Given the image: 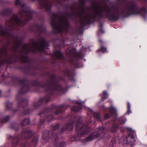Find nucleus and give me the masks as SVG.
Instances as JSON below:
<instances>
[{
    "mask_svg": "<svg viewBox=\"0 0 147 147\" xmlns=\"http://www.w3.org/2000/svg\"><path fill=\"white\" fill-rule=\"evenodd\" d=\"M51 24L54 29L59 32H61L68 27L69 23L66 18H62L58 23H56L55 20H52Z\"/></svg>",
    "mask_w": 147,
    "mask_h": 147,
    "instance_id": "f257e3e1",
    "label": "nucleus"
},
{
    "mask_svg": "<svg viewBox=\"0 0 147 147\" xmlns=\"http://www.w3.org/2000/svg\"><path fill=\"white\" fill-rule=\"evenodd\" d=\"M48 46V43L46 42L45 40H44L40 44L37 43L35 42H34L31 47L30 48L28 45H26L24 46L23 49L27 52L31 51L32 49L34 48L38 49L40 51H43V49H46L47 46Z\"/></svg>",
    "mask_w": 147,
    "mask_h": 147,
    "instance_id": "f03ea898",
    "label": "nucleus"
},
{
    "mask_svg": "<svg viewBox=\"0 0 147 147\" xmlns=\"http://www.w3.org/2000/svg\"><path fill=\"white\" fill-rule=\"evenodd\" d=\"M76 129L78 131H83L84 132L81 134V135H83L87 133L89 129L87 126H84L82 122H78L76 125Z\"/></svg>",
    "mask_w": 147,
    "mask_h": 147,
    "instance_id": "7ed1b4c3",
    "label": "nucleus"
},
{
    "mask_svg": "<svg viewBox=\"0 0 147 147\" xmlns=\"http://www.w3.org/2000/svg\"><path fill=\"white\" fill-rule=\"evenodd\" d=\"M136 140L134 136L132 134H129L128 136L125 138L124 140L123 144H129L130 145L132 146L134 145V143Z\"/></svg>",
    "mask_w": 147,
    "mask_h": 147,
    "instance_id": "20e7f679",
    "label": "nucleus"
},
{
    "mask_svg": "<svg viewBox=\"0 0 147 147\" xmlns=\"http://www.w3.org/2000/svg\"><path fill=\"white\" fill-rule=\"evenodd\" d=\"M99 134L97 132H94L91 134L87 138V140L90 141L97 138L99 136Z\"/></svg>",
    "mask_w": 147,
    "mask_h": 147,
    "instance_id": "39448f33",
    "label": "nucleus"
},
{
    "mask_svg": "<svg viewBox=\"0 0 147 147\" xmlns=\"http://www.w3.org/2000/svg\"><path fill=\"white\" fill-rule=\"evenodd\" d=\"M53 55L58 59H61L62 57V54L60 51H56L54 53Z\"/></svg>",
    "mask_w": 147,
    "mask_h": 147,
    "instance_id": "423d86ee",
    "label": "nucleus"
},
{
    "mask_svg": "<svg viewBox=\"0 0 147 147\" xmlns=\"http://www.w3.org/2000/svg\"><path fill=\"white\" fill-rule=\"evenodd\" d=\"M11 22H14L17 23H19L20 20L18 18L17 16L16 15H14L11 19Z\"/></svg>",
    "mask_w": 147,
    "mask_h": 147,
    "instance_id": "0eeeda50",
    "label": "nucleus"
},
{
    "mask_svg": "<svg viewBox=\"0 0 147 147\" xmlns=\"http://www.w3.org/2000/svg\"><path fill=\"white\" fill-rule=\"evenodd\" d=\"M66 53L67 54L70 55V56H71V55H75L76 53V52L74 49H72L71 50H69V49H67L66 50Z\"/></svg>",
    "mask_w": 147,
    "mask_h": 147,
    "instance_id": "6e6552de",
    "label": "nucleus"
},
{
    "mask_svg": "<svg viewBox=\"0 0 147 147\" xmlns=\"http://www.w3.org/2000/svg\"><path fill=\"white\" fill-rule=\"evenodd\" d=\"M111 113L112 114H115L116 112V109L113 106H111L110 108Z\"/></svg>",
    "mask_w": 147,
    "mask_h": 147,
    "instance_id": "1a4fd4ad",
    "label": "nucleus"
},
{
    "mask_svg": "<svg viewBox=\"0 0 147 147\" xmlns=\"http://www.w3.org/2000/svg\"><path fill=\"white\" fill-rule=\"evenodd\" d=\"M108 96V94H107V92L106 91H103L102 99L104 100L105 99L107 98Z\"/></svg>",
    "mask_w": 147,
    "mask_h": 147,
    "instance_id": "9d476101",
    "label": "nucleus"
},
{
    "mask_svg": "<svg viewBox=\"0 0 147 147\" xmlns=\"http://www.w3.org/2000/svg\"><path fill=\"white\" fill-rule=\"evenodd\" d=\"M30 120L29 119H25L22 123V125H26L29 124L30 123Z\"/></svg>",
    "mask_w": 147,
    "mask_h": 147,
    "instance_id": "9b49d317",
    "label": "nucleus"
},
{
    "mask_svg": "<svg viewBox=\"0 0 147 147\" xmlns=\"http://www.w3.org/2000/svg\"><path fill=\"white\" fill-rule=\"evenodd\" d=\"M99 50L100 52H102L103 53L107 52V49L103 47H101Z\"/></svg>",
    "mask_w": 147,
    "mask_h": 147,
    "instance_id": "f8f14e48",
    "label": "nucleus"
},
{
    "mask_svg": "<svg viewBox=\"0 0 147 147\" xmlns=\"http://www.w3.org/2000/svg\"><path fill=\"white\" fill-rule=\"evenodd\" d=\"M6 30L4 28H2L0 29V35H3L6 34Z\"/></svg>",
    "mask_w": 147,
    "mask_h": 147,
    "instance_id": "ddd939ff",
    "label": "nucleus"
},
{
    "mask_svg": "<svg viewBox=\"0 0 147 147\" xmlns=\"http://www.w3.org/2000/svg\"><path fill=\"white\" fill-rule=\"evenodd\" d=\"M81 109V107L78 108L76 107H73L72 108L73 111L75 112L78 111Z\"/></svg>",
    "mask_w": 147,
    "mask_h": 147,
    "instance_id": "4468645a",
    "label": "nucleus"
},
{
    "mask_svg": "<svg viewBox=\"0 0 147 147\" xmlns=\"http://www.w3.org/2000/svg\"><path fill=\"white\" fill-rule=\"evenodd\" d=\"M9 119V116H7L3 120H2L1 121V122L2 123H5L7 121H8Z\"/></svg>",
    "mask_w": 147,
    "mask_h": 147,
    "instance_id": "2eb2a0df",
    "label": "nucleus"
},
{
    "mask_svg": "<svg viewBox=\"0 0 147 147\" xmlns=\"http://www.w3.org/2000/svg\"><path fill=\"white\" fill-rule=\"evenodd\" d=\"M102 9L100 8H98L96 9V11L97 14H99V13H101V12H102Z\"/></svg>",
    "mask_w": 147,
    "mask_h": 147,
    "instance_id": "dca6fc26",
    "label": "nucleus"
},
{
    "mask_svg": "<svg viewBox=\"0 0 147 147\" xmlns=\"http://www.w3.org/2000/svg\"><path fill=\"white\" fill-rule=\"evenodd\" d=\"M27 16L29 17V18L31 19V18L32 15L31 14V13L30 12H28L27 13Z\"/></svg>",
    "mask_w": 147,
    "mask_h": 147,
    "instance_id": "f3484780",
    "label": "nucleus"
},
{
    "mask_svg": "<svg viewBox=\"0 0 147 147\" xmlns=\"http://www.w3.org/2000/svg\"><path fill=\"white\" fill-rule=\"evenodd\" d=\"M135 11L136 12L134 13V14H139L140 13V11L138 9H136Z\"/></svg>",
    "mask_w": 147,
    "mask_h": 147,
    "instance_id": "a211bd4d",
    "label": "nucleus"
},
{
    "mask_svg": "<svg viewBox=\"0 0 147 147\" xmlns=\"http://www.w3.org/2000/svg\"><path fill=\"white\" fill-rule=\"evenodd\" d=\"M126 119L125 118L124 119H123L122 120H120V122L122 123H124L126 121Z\"/></svg>",
    "mask_w": 147,
    "mask_h": 147,
    "instance_id": "6ab92c4d",
    "label": "nucleus"
},
{
    "mask_svg": "<svg viewBox=\"0 0 147 147\" xmlns=\"http://www.w3.org/2000/svg\"><path fill=\"white\" fill-rule=\"evenodd\" d=\"M116 129L115 127H112L111 129V131L113 132H115L116 131Z\"/></svg>",
    "mask_w": 147,
    "mask_h": 147,
    "instance_id": "aec40b11",
    "label": "nucleus"
},
{
    "mask_svg": "<svg viewBox=\"0 0 147 147\" xmlns=\"http://www.w3.org/2000/svg\"><path fill=\"white\" fill-rule=\"evenodd\" d=\"M73 127V125H71L69 124L68 126H67V128L68 129H69V128L70 127V129L71 130L72 129Z\"/></svg>",
    "mask_w": 147,
    "mask_h": 147,
    "instance_id": "412c9836",
    "label": "nucleus"
},
{
    "mask_svg": "<svg viewBox=\"0 0 147 147\" xmlns=\"http://www.w3.org/2000/svg\"><path fill=\"white\" fill-rule=\"evenodd\" d=\"M127 107L128 109V111H130V103L128 102H127Z\"/></svg>",
    "mask_w": 147,
    "mask_h": 147,
    "instance_id": "4be33fe9",
    "label": "nucleus"
},
{
    "mask_svg": "<svg viewBox=\"0 0 147 147\" xmlns=\"http://www.w3.org/2000/svg\"><path fill=\"white\" fill-rule=\"evenodd\" d=\"M109 115L108 114H106L105 115V119H107L109 117Z\"/></svg>",
    "mask_w": 147,
    "mask_h": 147,
    "instance_id": "5701e85b",
    "label": "nucleus"
},
{
    "mask_svg": "<svg viewBox=\"0 0 147 147\" xmlns=\"http://www.w3.org/2000/svg\"><path fill=\"white\" fill-rule=\"evenodd\" d=\"M85 21H87L88 20V18L87 17V16L83 18Z\"/></svg>",
    "mask_w": 147,
    "mask_h": 147,
    "instance_id": "b1692460",
    "label": "nucleus"
},
{
    "mask_svg": "<svg viewBox=\"0 0 147 147\" xmlns=\"http://www.w3.org/2000/svg\"><path fill=\"white\" fill-rule=\"evenodd\" d=\"M98 32L99 33H103L104 32V31L102 29V30H99L98 31Z\"/></svg>",
    "mask_w": 147,
    "mask_h": 147,
    "instance_id": "393cba45",
    "label": "nucleus"
},
{
    "mask_svg": "<svg viewBox=\"0 0 147 147\" xmlns=\"http://www.w3.org/2000/svg\"><path fill=\"white\" fill-rule=\"evenodd\" d=\"M20 3V0H16L15 1V3L16 5H17Z\"/></svg>",
    "mask_w": 147,
    "mask_h": 147,
    "instance_id": "a878e982",
    "label": "nucleus"
},
{
    "mask_svg": "<svg viewBox=\"0 0 147 147\" xmlns=\"http://www.w3.org/2000/svg\"><path fill=\"white\" fill-rule=\"evenodd\" d=\"M126 129L129 131H130L132 130V129L129 127H126Z\"/></svg>",
    "mask_w": 147,
    "mask_h": 147,
    "instance_id": "bb28decb",
    "label": "nucleus"
},
{
    "mask_svg": "<svg viewBox=\"0 0 147 147\" xmlns=\"http://www.w3.org/2000/svg\"><path fill=\"white\" fill-rule=\"evenodd\" d=\"M82 102L81 101L80 102H79L78 101H76V103L77 104H81V103Z\"/></svg>",
    "mask_w": 147,
    "mask_h": 147,
    "instance_id": "cd10ccee",
    "label": "nucleus"
},
{
    "mask_svg": "<svg viewBox=\"0 0 147 147\" xmlns=\"http://www.w3.org/2000/svg\"><path fill=\"white\" fill-rule=\"evenodd\" d=\"M99 41L100 42H101V41H100V40H99Z\"/></svg>",
    "mask_w": 147,
    "mask_h": 147,
    "instance_id": "c85d7f7f",
    "label": "nucleus"
}]
</instances>
